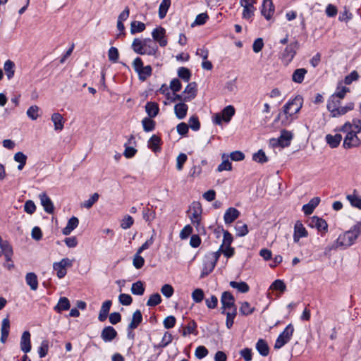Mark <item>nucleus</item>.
<instances>
[{"label": "nucleus", "instance_id": "1", "mask_svg": "<svg viewBox=\"0 0 361 361\" xmlns=\"http://www.w3.org/2000/svg\"><path fill=\"white\" fill-rule=\"evenodd\" d=\"M338 130L346 133L343 144L344 148L350 149L360 145V140L357 135L361 132V120L354 118L352 123L345 122Z\"/></svg>", "mask_w": 361, "mask_h": 361}, {"label": "nucleus", "instance_id": "2", "mask_svg": "<svg viewBox=\"0 0 361 361\" xmlns=\"http://www.w3.org/2000/svg\"><path fill=\"white\" fill-rule=\"evenodd\" d=\"M302 106V98L300 96H296L293 99L288 101L283 107V113L285 119L281 120V123L287 126L293 121V116L298 113Z\"/></svg>", "mask_w": 361, "mask_h": 361}, {"label": "nucleus", "instance_id": "3", "mask_svg": "<svg viewBox=\"0 0 361 361\" xmlns=\"http://www.w3.org/2000/svg\"><path fill=\"white\" fill-rule=\"evenodd\" d=\"M341 101L338 100L336 96H331L327 102V109L331 114L332 117H339L345 115L348 111L354 108L353 103H348L346 105L341 106Z\"/></svg>", "mask_w": 361, "mask_h": 361}, {"label": "nucleus", "instance_id": "4", "mask_svg": "<svg viewBox=\"0 0 361 361\" xmlns=\"http://www.w3.org/2000/svg\"><path fill=\"white\" fill-rule=\"evenodd\" d=\"M361 233V221L357 222L349 231L341 234L337 238V244L346 248L352 245Z\"/></svg>", "mask_w": 361, "mask_h": 361}, {"label": "nucleus", "instance_id": "5", "mask_svg": "<svg viewBox=\"0 0 361 361\" xmlns=\"http://www.w3.org/2000/svg\"><path fill=\"white\" fill-rule=\"evenodd\" d=\"M219 251L211 252L205 255L203 259L202 270L200 276V279H204L211 272H212L216 264V262L219 260Z\"/></svg>", "mask_w": 361, "mask_h": 361}, {"label": "nucleus", "instance_id": "6", "mask_svg": "<svg viewBox=\"0 0 361 361\" xmlns=\"http://www.w3.org/2000/svg\"><path fill=\"white\" fill-rule=\"evenodd\" d=\"M133 66L135 72L138 74L139 79L145 81L152 75V67L150 66H143V62L140 57H137L133 62Z\"/></svg>", "mask_w": 361, "mask_h": 361}, {"label": "nucleus", "instance_id": "7", "mask_svg": "<svg viewBox=\"0 0 361 361\" xmlns=\"http://www.w3.org/2000/svg\"><path fill=\"white\" fill-rule=\"evenodd\" d=\"M235 109L232 105L226 106L221 113L215 114L213 117L214 122L217 125H221L222 121L228 123L235 114Z\"/></svg>", "mask_w": 361, "mask_h": 361}, {"label": "nucleus", "instance_id": "8", "mask_svg": "<svg viewBox=\"0 0 361 361\" xmlns=\"http://www.w3.org/2000/svg\"><path fill=\"white\" fill-rule=\"evenodd\" d=\"M202 212V206L199 202H193L188 211L192 224L196 226L200 224Z\"/></svg>", "mask_w": 361, "mask_h": 361}, {"label": "nucleus", "instance_id": "9", "mask_svg": "<svg viewBox=\"0 0 361 361\" xmlns=\"http://www.w3.org/2000/svg\"><path fill=\"white\" fill-rule=\"evenodd\" d=\"M73 265V260L68 258H63L59 262H54L53 269L56 271V275L59 279L63 278L66 275V268Z\"/></svg>", "mask_w": 361, "mask_h": 361}, {"label": "nucleus", "instance_id": "10", "mask_svg": "<svg viewBox=\"0 0 361 361\" xmlns=\"http://www.w3.org/2000/svg\"><path fill=\"white\" fill-rule=\"evenodd\" d=\"M257 0H240V4L243 8L242 16L245 19L251 18L255 13L256 8L254 5L256 4Z\"/></svg>", "mask_w": 361, "mask_h": 361}, {"label": "nucleus", "instance_id": "11", "mask_svg": "<svg viewBox=\"0 0 361 361\" xmlns=\"http://www.w3.org/2000/svg\"><path fill=\"white\" fill-rule=\"evenodd\" d=\"M221 302L223 309L222 313L227 311H232L233 309H236L234 305L235 299L230 292L225 291L222 293Z\"/></svg>", "mask_w": 361, "mask_h": 361}, {"label": "nucleus", "instance_id": "12", "mask_svg": "<svg viewBox=\"0 0 361 361\" xmlns=\"http://www.w3.org/2000/svg\"><path fill=\"white\" fill-rule=\"evenodd\" d=\"M308 225L312 228H316L318 231L326 233L328 231V224L326 221L318 216H312L308 221Z\"/></svg>", "mask_w": 361, "mask_h": 361}, {"label": "nucleus", "instance_id": "13", "mask_svg": "<svg viewBox=\"0 0 361 361\" xmlns=\"http://www.w3.org/2000/svg\"><path fill=\"white\" fill-rule=\"evenodd\" d=\"M298 49V42H295L288 44L282 53V59L287 63H290L294 58Z\"/></svg>", "mask_w": 361, "mask_h": 361}, {"label": "nucleus", "instance_id": "14", "mask_svg": "<svg viewBox=\"0 0 361 361\" xmlns=\"http://www.w3.org/2000/svg\"><path fill=\"white\" fill-rule=\"evenodd\" d=\"M308 236V232L302 224L301 221H298L294 226L293 241L298 243L302 238Z\"/></svg>", "mask_w": 361, "mask_h": 361}, {"label": "nucleus", "instance_id": "15", "mask_svg": "<svg viewBox=\"0 0 361 361\" xmlns=\"http://www.w3.org/2000/svg\"><path fill=\"white\" fill-rule=\"evenodd\" d=\"M275 8L272 0H263L261 13L267 19L270 20L274 13Z\"/></svg>", "mask_w": 361, "mask_h": 361}, {"label": "nucleus", "instance_id": "16", "mask_svg": "<svg viewBox=\"0 0 361 361\" xmlns=\"http://www.w3.org/2000/svg\"><path fill=\"white\" fill-rule=\"evenodd\" d=\"M39 198L44 211L48 214H52L54 210V207L48 195L45 192H42L39 195Z\"/></svg>", "mask_w": 361, "mask_h": 361}, {"label": "nucleus", "instance_id": "17", "mask_svg": "<svg viewBox=\"0 0 361 361\" xmlns=\"http://www.w3.org/2000/svg\"><path fill=\"white\" fill-rule=\"evenodd\" d=\"M142 316L141 312L140 310H136L133 313L132 320L128 325V328L129 330V332L128 334V338L133 337V335H132V333L130 331L132 329L137 328L138 326V325L142 322Z\"/></svg>", "mask_w": 361, "mask_h": 361}, {"label": "nucleus", "instance_id": "18", "mask_svg": "<svg viewBox=\"0 0 361 361\" xmlns=\"http://www.w3.org/2000/svg\"><path fill=\"white\" fill-rule=\"evenodd\" d=\"M153 39L159 42L161 47H165L167 44V40L164 39L165 30L161 27H157L154 29L152 32Z\"/></svg>", "mask_w": 361, "mask_h": 361}, {"label": "nucleus", "instance_id": "19", "mask_svg": "<svg viewBox=\"0 0 361 361\" xmlns=\"http://www.w3.org/2000/svg\"><path fill=\"white\" fill-rule=\"evenodd\" d=\"M183 94H186L183 98V102H190L193 99L197 94V85L195 82L189 83L185 88Z\"/></svg>", "mask_w": 361, "mask_h": 361}, {"label": "nucleus", "instance_id": "20", "mask_svg": "<svg viewBox=\"0 0 361 361\" xmlns=\"http://www.w3.org/2000/svg\"><path fill=\"white\" fill-rule=\"evenodd\" d=\"M239 216L240 212L237 209L234 207H229L228 209H226L224 216L225 224H231L235 219H237Z\"/></svg>", "mask_w": 361, "mask_h": 361}, {"label": "nucleus", "instance_id": "21", "mask_svg": "<svg viewBox=\"0 0 361 361\" xmlns=\"http://www.w3.org/2000/svg\"><path fill=\"white\" fill-rule=\"evenodd\" d=\"M158 47L150 38L144 39V54L154 55L157 51Z\"/></svg>", "mask_w": 361, "mask_h": 361}, {"label": "nucleus", "instance_id": "22", "mask_svg": "<svg viewBox=\"0 0 361 361\" xmlns=\"http://www.w3.org/2000/svg\"><path fill=\"white\" fill-rule=\"evenodd\" d=\"M320 202L319 197H314L310 201L302 206V212L305 215H310L312 214L314 209L318 206Z\"/></svg>", "mask_w": 361, "mask_h": 361}, {"label": "nucleus", "instance_id": "23", "mask_svg": "<svg viewBox=\"0 0 361 361\" xmlns=\"http://www.w3.org/2000/svg\"><path fill=\"white\" fill-rule=\"evenodd\" d=\"M0 248L1 250V252L4 255L6 260L7 262L11 261L13 252L11 244L7 240H5L4 243H0Z\"/></svg>", "mask_w": 361, "mask_h": 361}, {"label": "nucleus", "instance_id": "24", "mask_svg": "<svg viewBox=\"0 0 361 361\" xmlns=\"http://www.w3.org/2000/svg\"><path fill=\"white\" fill-rule=\"evenodd\" d=\"M51 120L54 123L55 130L61 131L63 130L64 126V120L61 114L59 113H54L51 115Z\"/></svg>", "mask_w": 361, "mask_h": 361}, {"label": "nucleus", "instance_id": "25", "mask_svg": "<svg viewBox=\"0 0 361 361\" xmlns=\"http://www.w3.org/2000/svg\"><path fill=\"white\" fill-rule=\"evenodd\" d=\"M111 304L112 302L111 300H106L105 302H103L98 316V319L99 321L104 322V320L106 319Z\"/></svg>", "mask_w": 361, "mask_h": 361}, {"label": "nucleus", "instance_id": "26", "mask_svg": "<svg viewBox=\"0 0 361 361\" xmlns=\"http://www.w3.org/2000/svg\"><path fill=\"white\" fill-rule=\"evenodd\" d=\"M188 106L184 102H180L175 105L174 111L178 119H183L185 117Z\"/></svg>", "mask_w": 361, "mask_h": 361}, {"label": "nucleus", "instance_id": "27", "mask_svg": "<svg viewBox=\"0 0 361 361\" xmlns=\"http://www.w3.org/2000/svg\"><path fill=\"white\" fill-rule=\"evenodd\" d=\"M293 137V135L290 131L283 130L281 132L279 140L281 142V147H286L290 145V141Z\"/></svg>", "mask_w": 361, "mask_h": 361}, {"label": "nucleus", "instance_id": "28", "mask_svg": "<svg viewBox=\"0 0 361 361\" xmlns=\"http://www.w3.org/2000/svg\"><path fill=\"white\" fill-rule=\"evenodd\" d=\"M79 224L78 219L77 217H71L67 223L66 226L63 229L62 233L65 235H69L75 228L78 227Z\"/></svg>", "mask_w": 361, "mask_h": 361}, {"label": "nucleus", "instance_id": "29", "mask_svg": "<svg viewBox=\"0 0 361 361\" xmlns=\"http://www.w3.org/2000/svg\"><path fill=\"white\" fill-rule=\"evenodd\" d=\"M26 283L32 290H36L38 288V280L37 275L33 272L27 273L25 276Z\"/></svg>", "mask_w": 361, "mask_h": 361}, {"label": "nucleus", "instance_id": "30", "mask_svg": "<svg viewBox=\"0 0 361 361\" xmlns=\"http://www.w3.org/2000/svg\"><path fill=\"white\" fill-rule=\"evenodd\" d=\"M341 140L342 136L341 134H336L335 135L328 134L326 135V141L331 148L337 147Z\"/></svg>", "mask_w": 361, "mask_h": 361}, {"label": "nucleus", "instance_id": "31", "mask_svg": "<svg viewBox=\"0 0 361 361\" xmlns=\"http://www.w3.org/2000/svg\"><path fill=\"white\" fill-rule=\"evenodd\" d=\"M256 349L264 357L269 355V348L265 340H258V342L256 343Z\"/></svg>", "mask_w": 361, "mask_h": 361}, {"label": "nucleus", "instance_id": "32", "mask_svg": "<svg viewBox=\"0 0 361 361\" xmlns=\"http://www.w3.org/2000/svg\"><path fill=\"white\" fill-rule=\"evenodd\" d=\"M229 284L233 288L237 289L240 293H247L250 290L249 286L244 281H231Z\"/></svg>", "mask_w": 361, "mask_h": 361}, {"label": "nucleus", "instance_id": "33", "mask_svg": "<svg viewBox=\"0 0 361 361\" xmlns=\"http://www.w3.org/2000/svg\"><path fill=\"white\" fill-rule=\"evenodd\" d=\"M145 110L150 118H154L159 113V106L156 103L147 102L145 105Z\"/></svg>", "mask_w": 361, "mask_h": 361}, {"label": "nucleus", "instance_id": "34", "mask_svg": "<svg viewBox=\"0 0 361 361\" xmlns=\"http://www.w3.org/2000/svg\"><path fill=\"white\" fill-rule=\"evenodd\" d=\"M346 198L353 207L361 209V197L355 193V191L353 194L348 195Z\"/></svg>", "mask_w": 361, "mask_h": 361}, {"label": "nucleus", "instance_id": "35", "mask_svg": "<svg viewBox=\"0 0 361 361\" xmlns=\"http://www.w3.org/2000/svg\"><path fill=\"white\" fill-rule=\"evenodd\" d=\"M306 73L307 70L305 68L296 69L292 75L293 81L297 83H301L303 81Z\"/></svg>", "mask_w": 361, "mask_h": 361}, {"label": "nucleus", "instance_id": "36", "mask_svg": "<svg viewBox=\"0 0 361 361\" xmlns=\"http://www.w3.org/2000/svg\"><path fill=\"white\" fill-rule=\"evenodd\" d=\"M222 159V162L218 166L217 171L219 172H221L223 171H231L232 169V165L228 160V157L225 154H223Z\"/></svg>", "mask_w": 361, "mask_h": 361}, {"label": "nucleus", "instance_id": "37", "mask_svg": "<svg viewBox=\"0 0 361 361\" xmlns=\"http://www.w3.org/2000/svg\"><path fill=\"white\" fill-rule=\"evenodd\" d=\"M131 292L133 295H142L145 292L143 283L140 281L133 283L131 286Z\"/></svg>", "mask_w": 361, "mask_h": 361}, {"label": "nucleus", "instance_id": "38", "mask_svg": "<svg viewBox=\"0 0 361 361\" xmlns=\"http://www.w3.org/2000/svg\"><path fill=\"white\" fill-rule=\"evenodd\" d=\"M171 6V0H162L159 8V16L161 19H163Z\"/></svg>", "mask_w": 361, "mask_h": 361}, {"label": "nucleus", "instance_id": "39", "mask_svg": "<svg viewBox=\"0 0 361 361\" xmlns=\"http://www.w3.org/2000/svg\"><path fill=\"white\" fill-rule=\"evenodd\" d=\"M132 49L133 51L138 54L143 55L144 54V39L140 40L137 38H135L132 43Z\"/></svg>", "mask_w": 361, "mask_h": 361}, {"label": "nucleus", "instance_id": "40", "mask_svg": "<svg viewBox=\"0 0 361 361\" xmlns=\"http://www.w3.org/2000/svg\"><path fill=\"white\" fill-rule=\"evenodd\" d=\"M235 229L236 231V235L240 237H243L246 235L248 233V228L246 224L243 223L242 221H238Z\"/></svg>", "mask_w": 361, "mask_h": 361}, {"label": "nucleus", "instance_id": "41", "mask_svg": "<svg viewBox=\"0 0 361 361\" xmlns=\"http://www.w3.org/2000/svg\"><path fill=\"white\" fill-rule=\"evenodd\" d=\"M117 332L112 326H106L102 331V338H115Z\"/></svg>", "mask_w": 361, "mask_h": 361}, {"label": "nucleus", "instance_id": "42", "mask_svg": "<svg viewBox=\"0 0 361 361\" xmlns=\"http://www.w3.org/2000/svg\"><path fill=\"white\" fill-rule=\"evenodd\" d=\"M145 24L140 21H133L130 24V33L134 35L145 30Z\"/></svg>", "mask_w": 361, "mask_h": 361}, {"label": "nucleus", "instance_id": "43", "mask_svg": "<svg viewBox=\"0 0 361 361\" xmlns=\"http://www.w3.org/2000/svg\"><path fill=\"white\" fill-rule=\"evenodd\" d=\"M14 63L11 60H7L4 63V69L8 79H11L14 75Z\"/></svg>", "mask_w": 361, "mask_h": 361}, {"label": "nucleus", "instance_id": "44", "mask_svg": "<svg viewBox=\"0 0 361 361\" xmlns=\"http://www.w3.org/2000/svg\"><path fill=\"white\" fill-rule=\"evenodd\" d=\"M196 327L197 325L194 321H191L183 329V336H188L190 335H196Z\"/></svg>", "mask_w": 361, "mask_h": 361}, {"label": "nucleus", "instance_id": "45", "mask_svg": "<svg viewBox=\"0 0 361 361\" xmlns=\"http://www.w3.org/2000/svg\"><path fill=\"white\" fill-rule=\"evenodd\" d=\"M14 160L19 163L18 166V170H22L26 164L27 156L23 152H18L14 155Z\"/></svg>", "mask_w": 361, "mask_h": 361}, {"label": "nucleus", "instance_id": "46", "mask_svg": "<svg viewBox=\"0 0 361 361\" xmlns=\"http://www.w3.org/2000/svg\"><path fill=\"white\" fill-rule=\"evenodd\" d=\"M70 308V302L67 298L63 297L59 299L57 305L55 307V310L58 312L63 310H68Z\"/></svg>", "mask_w": 361, "mask_h": 361}, {"label": "nucleus", "instance_id": "47", "mask_svg": "<svg viewBox=\"0 0 361 361\" xmlns=\"http://www.w3.org/2000/svg\"><path fill=\"white\" fill-rule=\"evenodd\" d=\"M161 142V139L156 135H153L148 141V147L154 152L159 149V145Z\"/></svg>", "mask_w": 361, "mask_h": 361}, {"label": "nucleus", "instance_id": "48", "mask_svg": "<svg viewBox=\"0 0 361 361\" xmlns=\"http://www.w3.org/2000/svg\"><path fill=\"white\" fill-rule=\"evenodd\" d=\"M143 129L145 132L152 131L155 128V122L150 118H144L142 121Z\"/></svg>", "mask_w": 361, "mask_h": 361}, {"label": "nucleus", "instance_id": "49", "mask_svg": "<svg viewBox=\"0 0 361 361\" xmlns=\"http://www.w3.org/2000/svg\"><path fill=\"white\" fill-rule=\"evenodd\" d=\"M143 219L148 223L152 222L156 216L155 212L149 207L144 209L142 212Z\"/></svg>", "mask_w": 361, "mask_h": 361}, {"label": "nucleus", "instance_id": "50", "mask_svg": "<svg viewBox=\"0 0 361 361\" xmlns=\"http://www.w3.org/2000/svg\"><path fill=\"white\" fill-rule=\"evenodd\" d=\"M10 322L8 318H5L2 321L1 324V338H7L9 334Z\"/></svg>", "mask_w": 361, "mask_h": 361}, {"label": "nucleus", "instance_id": "51", "mask_svg": "<svg viewBox=\"0 0 361 361\" xmlns=\"http://www.w3.org/2000/svg\"><path fill=\"white\" fill-rule=\"evenodd\" d=\"M178 75L183 80L188 82L190 79L191 73L188 68L180 67L178 70Z\"/></svg>", "mask_w": 361, "mask_h": 361}, {"label": "nucleus", "instance_id": "52", "mask_svg": "<svg viewBox=\"0 0 361 361\" xmlns=\"http://www.w3.org/2000/svg\"><path fill=\"white\" fill-rule=\"evenodd\" d=\"M99 195L98 193H94L87 200L83 202L81 204L82 207L90 209L92 207V205L97 202L99 200Z\"/></svg>", "mask_w": 361, "mask_h": 361}, {"label": "nucleus", "instance_id": "53", "mask_svg": "<svg viewBox=\"0 0 361 361\" xmlns=\"http://www.w3.org/2000/svg\"><path fill=\"white\" fill-rule=\"evenodd\" d=\"M224 313L226 314V326L230 329L233 326L234 318L237 314V310L233 309L232 311H227Z\"/></svg>", "mask_w": 361, "mask_h": 361}, {"label": "nucleus", "instance_id": "54", "mask_svg": "<svg viewBox=\"0 0 361 361\" xmlns=\"http://www.w3.org/2000/svg\"><path fill=\"white\" fill-rule=\"evenodd\" d=\"M39 108L36 105H33V106H31L27 110L26 114H27V116L32 120H36L39 117Z\"/></svg>", "mask_w": 361, "mask_h": 361}, {"label": "nucleus", "instance_id": "55", "mask_svg": "<svg viewBox=\"0 0 361 361\" xmlns=\"http://www.w3.org/2000/svg\"><path fill=\"white\" fill-rule=\"evenodd\" d=\"M119 57V53L117 48L111 47L108 51L109 60L113 63L118 61Z\"/></svg>", "mask_w": 361, "mask_h": 361}, {"label": "nucleus", "instance_id": "56", "mask_svg": "<svg viewBox=\"0 0 361 361\" xmlns=\"http://www.w3.org/2000/svg\"><path fill=\"white\" fill-rule=\"evenodd\" d=\"M161 302V298L159 293H154L150 295L149 300L147 302V306L154 307Z\"/></svg>", "mask_w": 361, "mask_h": 361}, {"label": "nucleus", "instance_id": "57", "mask_svg": "<svg viewBox=\"0 0 361 361\" xmlns=\"http://www.w3.org/2000/svg\"><path fill=\"white\" fill-rule=\"evenodd\" d=\"M270 288L276 290H279L280 292H284L286 290V286L282 280L276 279L272 283V284L270 286Z\"/></svg>", "mask_w": 361, "mask_h": 361}, {"label": "nucleus", "instance_id": "58", "mask_svg": "<svg viewBox=\"0 0 361 361\" xmlns=\"http://www.w3.org/2000/svg\"><path fill=\"white\" fill-rule=\"evenodd\" d=\"M253 160L258 163H265L268 161L265 153L262 150H259L257 153L253 154Z\"/></svg>", "mask_w": 361, "mask_h": 361}, {"label": "nucleus", "instance_id": "59", "mask_svg": "<svg viewBox=\"0 0 361 361\" xmlns=\"http://www.w3.org/2000/svg\"><path fill=\"white\" fill-rule=\"evenodd\" d=\"M294 331V328L292 324H288L283 331H282L277 338H289Z\"/></svg>", "mask_w": 361, "mask_h": 361}, {"label": "nucleus", "instance_id": "60", "mask_svg": "<svg viewBox=\"0 0 361 361\" xmlns=\"http://www.w3.org/2000/svg\"><path fill=\"white\" fill-rule=\"evenodd\" d=\"M134 220L133 217L129 215H126L121 221V227L123 229H128L132 226Z\"/></svg>", "mask_w": 361, "mask_h": 361}, {"label": "nucleus", "instance_id": "61", "mask_svg": "<svg viewBox=\"0 0 361 361\" xmlns=\"http://www.w3.org/2000/svg\"><path fill=\"white\" fill-rule=\"evenodd\" d=\"M192 298L195 302H200L204 299V292L200 288L195 289L192 293Z\"/></svg>", "mask_w": 361, "mask_h": 361}, {"label": "nucleus", "instance_id": "62", "mask_svg": "<svg viewBox=\"0 0 361 361\" xmlns=\"http://www.w3.org/2000/svg\"><path fill=\"white\" fill-rule=\"evenodd\" d=\"M189 126L193 130H198L200 128V123L196 116H192L189 118Z\"/></svg>", "mask_w": 361, "mask_h": 361}, {"label": "nucleus", "instance_id": "63", "mask_svg": "<svg viewBox=\"0 0 361 361\" xmlns=\"http://www.w3.org/2000/svg\"><path fill=\"white\" fill-rule=\"evenodd\" d=\"M118 300L121 304H122L123 305L127 306V305H130L132 303L133 298L128 294L121 293L118 296Z\"/></svg>", "mask_w": 361, "mask_h": 361}, {"label": "nucleus", "instance_id": "64", "mask_svg": "<svg viewBox=\"0 0 361 361\" xmlns=\"http://www.w3.org/2000/svg\"><path fill=\"white\" fill-rule=\"evenodd\" d=\"M161 292L165 297L169 298L173 295L174 290L171 285L165 284L161 287Z\"/></svg>", "mask_w": 361, "mask_h": 361}]
</instances>
